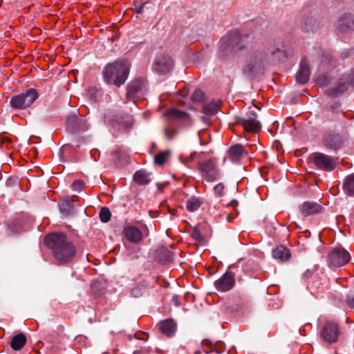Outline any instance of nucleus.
Wrapping results in <instances>:
<instances>
[{"label":"nucleus","instance_id":"f257e3e1","mask_svg":"<svg viewBox=\"0 0 354 354\" xmlns=\"http://www.w3.org/2000/svg\"><path fill=\"white\" fill-rule=\"evenodd\" d=\"M283 48V43L276 41L273 44H270L266 50H259L250 55L242 68L244 75L253 78L268 66L278 62L284 55Z\"/></svg>","mask_w":354,"mask_h":354},{"label":"nucleus","instance_id":"f03ea898","mask_svg":"<svg viewBox=\"0 0 354 354\" xmlns=\"http://www.w3.org/2000/svg\"><path fill=\"white\" fill-rule=\"evenodd\" d=\"M45 243L52 252L54 258L59 264L71 262L76 254V248L67 240L64 234L53 233L46 236Z\"/></svg>","mask_w":354,"mask_h":354},{"label":"nucleus","instance_id":"7ed1b4c3","mask_svg":"<svg viewBox=\"0 0 354 354\" xmlns=\"http://www.w3.org/2000/svg\"><path fill=\"white\" fill-rule=\"evenodd\" d=\"M130 63L127 59H118L109 64L103 70V77L106 83L120 86L127 80Z\"/></svg>","mask_w":354,"mask_h":354},{"label":"nucleus","instance_id":"20e7f679","mask_svg":"<svg viewBox=\"0 0 354 354\" xmlns=\"http://www.w3.org/2000/svg\"><path fill=\"white\" fill-rule=\"evenodd\" d=\"M104 123L116 130L125 131L132 127L133 118L129 114L108 113L104 115Z\"/></svg>","mask_w":354,"mask_h":354},{"label":"nucleus","instance_id":"39448f33","mask_svg":"<svg viewBox=\"0 0 354 354\" xmlns=\"http://www.w3.org/2000/svg\"><path fill=\"white\" fill-rule=\"evenodd\" d=\"M147 82L144 78L139 77L132 80L127 86L126 97L129 101L136 103L147 93Z\"/></svg>","mask_w":354,"mask_h":354},{"label":"nucleus","instance_id":"423d86ee","mask_svg":"<svg viewBox=\"0 0 354 354\" xmlns=\"http://www.w3.org/2000/svg\"><path fill=\"white\" fill-rule=\"evenodd\" d=\"M38 98L36 89L29 88L26 92L13 96L10 100V105L15 109H26Z\"/></svg>","mask_w":354,"mask_h":354},{"label":"nucleus","instance_id":"0eeeda50","mask_svg":"<svg viewBox=\"0 0 354 354\" xmlns=\"http://www.w3.org/2000/svg\"><path fill=\"white\" fill-rule=\"evenodd\" d=\"M198 169L201 176L208 182H213L220 177L219 170L214 159L199 162Z\"/></svg>","mask_w":354,"mask_h":354},{"label":"nucleus","instance_id":"6e6552de","mask_svg":"<svg viewBox=\"0 0 354 354\" xmlns=\"http://www.w3.org/2000/svg\"><path fill=\"white\" fill-rule=\"evenodd\" d=\"M349 86L354 87V68L350 75H342L335 88H329L327 91L328 95L332 97H337L345 92Z\"/></svg>","mask_w":354,"mask_h":354},{"label":"nucleus","instance_id":"1a4fd4ad","mask_svg":"<svg viewBox=\"0 0 354 354\" xmlns=\"http://www.w3.org/2000/svg\"><path fill=\"white\" fill-rule=\"evenodd\" d=\"M350 259V254L342 247L335 248L328 254L329 265L335 268L344 266Z\"/></svg>","mask_w":354,"mask_h":354},{"label":"nucleus","instance_id":"9d476101","mask_svg":"<svg viewBox=\"0 0 354 354\" xmlns=\"http://www.w3.org/2000/svg\"><path fill=\"white\" fill-rule=\"evenodd\" d=\"M320 335L329 344L336 342L339 335L338 325L332 322H326L321 330Z\"/></svg>","mask_w":354,"mask_h":354},{"label":"nucleus","instance_id":"9b49d317","mask_svg":"<svg viewBox=\"0 0 354 354\" xmlns=\"http://www.w3.org/2000/svg\"><path fill=\"white\" fill-rule=\"evenodd\" d=\"M236 122L248 132L257 133L261 128V123L257 120L256 114L253 112H250L245 118H239Z\"/></svg>","mask_w":354,"mask_h":354},{"label":"nucleus","instance_id":"f8f14e48","mask_svg":"<svg viewBox=\"0 0 354 354\" xmlns=\"http://www.w3.org/2000/svg\"><path fill=\"white\" fill-rule=\"evenodd\" d=\"M312 160L317 167L326 171H330L335 167V160L331 157L324 153H314Z\"/></svg>","mask_w":354,"mask_h":354},{"label":"nucleus","instance_id":"ddd939ff","mask_svg":"<svg viewBox=\"0 0 354 354\" xmlns=\"http://www.w3.org/2000/svg\"><path fill=\"white\" fill-rule=\"evenodd\" d=\"M173 65V60L169 56L161 55L156 58L153 68L158 73L165 74L171 71Z\"/></svg>","mask_w":354,"mask_h":354},{"label":"nucleus","instance_id":"4468645a","mask_svg":"<svg viewBox=\"0 0 354 354\" xmlns=\"http://www.w3.org/2000/svg\"><path fill=\"white\" fill-rule=\"evenodd\" d=\"M235 284L234 274L232 272H226L220 279L214 282L216 290L227 292L231 290Z\"/></svg>","mask_w":354,"mask_h":354},{"label":"nucleus","instance_id":"2eb2a0df","mask_svg":"<svg viewBox=\"0 0 354 354\" xmlns=\"http://www.w3.org/2000/svg\"><path fill=\"white\" fill-rule=\"evenodd\" d=\"M310 75V71L309 62L306 57H304L300 63L299 70L296 75V80L300 84H306L309 80Z\"/></svg>","mask_w":354,"mask_h":354},{"label":"nucleus","instance_id":"dca6fc26","mask_svg":"<svg viewBox=\"0 0 354 354\" xmlns=\"http://www.w3.org/2000/svg\"><path fill=\"white\" fill-rule=\"evenodd\" d=\"M167 115L171 119L176 120L182 125L189 126L192 124L189 115L185 112L180 111L175 109H171L167 111Z\"/></svg>","mask_w":354,"mask_h":354},{"label":"nucleus","instance_id":"f3484780","mask_svg":"<svg viewBox=\"0 0 354 354\" xmlns=\"http://www.w3.org/2000/svg\"><path fill=\"white\" fill-rule=\"evenodd\" d=\"M322 209L319 203L310 201L304 202L299 207L301 214L304 216L320 213Z\"/></svg>","mask_w":354,"mask_h":354},{"label":"nucleus","instance_id":"a211bd4d","mask_svg":"<svg viewBox=\"0 0 354 354\" xmlns=\"http://www.w3.org/2000/svg\"><path fill=\"white\" fill-rule=\"evenodd\" d=\"M227 153L232 162H238L243 154L247 153V152L242 145L235 144L229 148Z\"/></svg>","mask_w":354,"mask_h":354},{"label":"nucleus","instance_id":"6ab92c4d","mask_svg":"<svg viewBox=\"0 0 354 354\" xmlns=\"http://www.w3.org/2000/svg\"><path fill=\"white\" fill-rule=\"evenodd\" d=\"M338 28L341 32H348L354 29V17L351 15L345 14L338 21Z\"/></svg>","mask_w":354,"mask_h":354},{"label":"nucleus","instance_id":"aec40b11","mask_svg":"<svg viewBox=\"0 0 354 354\" xmlns=\"http://www.w3.org/2000/svg\"><path fill=\"white\" fill-rule=\"evenodd\" d=\"M124 234L127 239L133 243H139L142 239V234L140 230L133 226L127 227L124 230Z\"/></svg>","mask_w":354,"mask_h":354},{"label":"nucleus","instance_id":"412c9836","mask_svg":"<svg viewBox=\"0 0 354 354\" xmlns=\"http://www.w3.org/2000/svg\"><path fill=\"white\" fill-rule=\"evenodd\" d=\"M160 330L167 337L174 335L176 324L172 319H165L159 324Z\"/></svg>","mask_w":354,"mask_h":354},{"label":"nucleus","instance_id":"4be33fe9","mask_svg":"<svg viewBox=\"0 0 354 354\" xmlns=\"http://www.w3.org/2000/svg\"><path fill=\"white\" fill-rule=\"evenodd\" d=\"M272 257L280 261H285L290 258V252L285 247L279 245L272 250Z\"/></svg>","mask_w":354,"mask_h":354},{"label":"nucleus","instance_id":"5701e85b","mask_svg":"<svg viewBox=\"0 0 354 354\" xmlns=\"http://www.w3.org/2000/svg\"><path fill=\"white\" fill-rule=\"evenodd\" d=\"M241 40L238 35H228L227 38H223L221 41L225 42L226 47L231 46L232 49L241 50L244 48L243 45H240L239 41Z\"/></svg>","mask_w":354,"mask_h":354},{"label":"nucleus","instance_id":"b1692460","mask_svg":"<svg viewBox=\"0 0 354 354\" xmlns=\"http://www.w3.org/2000/svg\"><path fill=\"white\" fill-rule=\"evenodd\" d=\"M179 158L182 163L191 167L199 159V154L196 152H192L189 155L182 154Z\"/></svg>","mask_w":354,"mask_h":354},{"label":"nucleus","instance_id":"393cba45","mask_svg":"<svg viewBox=\"0 0 354 354\" xmlns=\"http://www.w3.org/2000/svg\"><path fill=\"white\" fill-rule=\"evenodd\" d=\"M26 342V337L24 334L20 333L13 337L10 346L15 351H19L25 345Z\"/></svg>","mask_w":354,"mask_h":354},{"label":"nucleus","instance_id":"a878e982","mask_svg":"<svg viewBox=\"0 0 354 354\" xmlns=\"http://www.w3.org/2000/svg\"><path fill=\"white\" fill-rule=\"evenodd\" d=\"M133 179L140 185H147L151 181L149 174L145 170L137 171L134 174Z\"/></svg>","mask_w":354,"mask_h":354},{"label":"nucleus","instance_id":"bb28decb","mask_svg":"<svg viewBox=\"0 0 354 354\" xmlns=\"http://www.w3.org/2000/svg\"><path fill=\"white\" fill-rule=\"evenodd\" d=\"M317 27L316 20L312 17H307L302 21L301 28L305 32L314 31Z\"/></svg>","mask_w":354,"mask_h":354},{"label":"nucleus","instance_id":"cd10ccee","mask_svg":"<svg viewBox=\"0 0 354 354\" xmlns=\"http://www.w3.org/2000/svg\"><path fill=\"white\" fill-rule=\"evenodd\" d=\"M201 203H202L199 198L192 197L187 201L186 208L189 212H193L200 207Z\"/></svg>","mask_w":354,"mask_h":354},{"label":"nucleus","instance_id":"c85d7f7f","mask_svg":"<svg viewBox=\"0 0 354 354\" xmlns=\"http://www.w3.org/2000/svg\"><path fill=\"white\" fill-rule=\"evenodd\" d=\"M203 344L207 345L212 347V350L210 352L215 351L217 353H221L225 351V344L223 342H217L213 344L209 340L205 339L203 341Z\"/></svg>","mask_w":354,"mask_h":354},{"label":"nucleus","instance_id":"c756f323","mask_svg":"<svg viewBox=\"0 0 354 354\" xmlns=\"http://www.w3.org/2000/svg\"><path fill=\"white\" fill-rule=\"evenodd\" d=\"M344 187L347 194L350 196L354 194V174L347 177Z\"/></svg>","mask_w":354,"mask_h":354},{"label":"nucleus","instance_id":"7c9ffc66","mask_svg":"<svg viewBox=\"0 0 354 354\" xmlns=\"http://www.w3.org/2000/svg\"><path fill=\"white\" fill-rule=\"evenodd\" d=\"M59 209L62 213L68 215L73 212V204L70 200H65L59 205Z\"/></svg>","mask_w":354,"mask_h":354},{"label":"nucleus","instance_id":"2f4dec72","mask_svg":"<svg viewBox=\"0 0 354 354\" xmlns=\"http://www.w3.org/2000/svg\"><path fill=\"white\" fill-rule=\"evenodd\" d=\"M219 110V106L216 102H209L205 104L203 106V111L206 115H213L216 113Z\"/></svg>","mask_w":354,"mask_h":354},{"label":"nucleus","instance_id":"473e14b6","mask_svg":"<svg viewBox=\"0 0 354 354\" xmlns=\"http://www.w3.org/2000/svg\"><path fill=\"white\" fill-rule=\"evenodd\" d=\"M333 57L329 53L320 50V64L323 66L332 65Z\"/></svg>","mask_w":354,"mask_h":354},{"label":"nucleus","instance_id":"72a5a7b5","mask_svg":"<svg viewBox=\"0 0 354 354\" xmlns=\"http://www.w3.org/2000/svg\"><path fill=\"white\" fill-rule=\"evenodd\" d=\"M8 229L12 233H19L24 230V227L19 220H15L8 225Z\"/></svg>","mask_w":354,"mask_h":354},{"label":"nucleus","instance_id":"f704fd0d","mask_svg":"<svg viewBox=\"0 0 354 354\" xmlns=\"http://www.w3.org/2000/svg\"><path fill=\"white\" fill-rule=\"evenodd\" d=\"M111 212L107 207H102L100 212V218L102 222L106 223L111 219Z\"/></svg>","mask_w":354,"mask_h":354},{"label":"nucleus","instance_id":"c9c22d12","mask_svg":"<svg viewBox=\"0 0 354 354\" xmlns=\"http://www.w3.org/2000/svg\"><path fill=\"white\" fill-rule=\"evenodd\" d=\"M167 158L166 152H160L155 156L154 161L156 165H162L165 162Z\"/></svg>","mask_w":354,"mask_h":354},{"label":"nucleus","instance_id":"e433bc0d","mask_svg":"<svg viewBox=\"0 0 354 354\" xmlns=\"http://www.w3.org/2000/svg\"><path fill=\"white\" fill-rule=\"evenodd\" d=\"M315 82L319 86H324L329 83V78L326 75H322L315 79Z\"/></svg>","mask_w":354,"mask_h":354},{"label":"nucleus","instance_id":"4c0bfd02","mask_svg":"<svg viewBox=\"0 0 354 354\" xmlns=\"http://www.w3.org/2000/svg\"><path fill=\"white\" fill-rule=\"evenodd\" d=\"M204 99V93L201 89H196L192 95L194 102H201Z\"/></svg>","mask_w":354,"mask_h":354},{"label":"nucleus","instance_id":"58836bf2","mask_svg":"<svg viewBox=\"0 0 354 354\" xmlns=\"http://www.w3.org/2000/svg\"><path fill=\"white\" fill-rule=\"evenodd\" d=\"M225 186L222 183H218L214 187V192L216 196H221L223 195Z\"/></svg>","mask_w":354,"mask_h":354},{"label":"nucleus","instance_id":"ea45409f","mask_svg":"<svg viewBox=\"0 0 354 354\" xmlns=\"http://www.w3.org/2000/svg\"><path fill=\"white\" fill-rule=\"evenodd\" d=\"M84 185V184L83 181L77 180H75L73 183L71 187H72L73 190L80 192L83 189Z\"/></svg>","mask_w":354,"mask_h":354},{"label":"nucleus","instance_id":"a19ab883","mask_svg":"<svg viewBox=\"0 0 354 354\" xmlns=\"http://www.w3.org/2000/svg\"><path fill=\"white\" fill-rule=\"evenodd\" d=\"M192 237L198 241H201L203 240V236L201 235L200 230L197 228H194L192 230Z\"/></svg>","mask_w":354,"mask_h":354},{"label":"nucleus","instance_id":"79ce46f5","mask_svg":"<svg viewBox=\"0 0 354 354\" xmlns=\"http://www.w3.org/2000/svg\"><path fill=\"white\" fill-rule=\"evenodd\" d=\"M165 136L169 140L172 139L178 134V131L176 129L170 130L168 128L165 129Z\"/></svg>","mask_w":354,"mask_h":354},{"label":"nucleus","instance_id":"37998d69","mask_svg":"<svg viewBox=\"0 0 354 354\" xmlns=\"http://www.w3.org/2000/svg\"><path fill=\"white\" fill-rule=\"evenodd\" d=\"M201 121L205 124V126L208 127L211 124L212 120L210 118L205 114V115H203L201 117Z\"/></svg>","mask_w":354,"mask_h":354},{"label":"nucleus","instance_id":"c03bdc74","mask_svg":"<svg viewBox=\"0 0 354 354\" xmlns=\"http://www.w3.org/2000/svg\"><path fill=\"white\" fill-rule=\"evenodd\" d=\"M131 294L134 297H138L141 296V295H142L141 289L138 287L134 288L131 290Z\"/></svg>","mask_w":354,"mask_h":354},{"label":"nucleus","instance_id":"a18cd8bd","mask_svg":"<svg viewBox=\"0 0 354 354\" xmlns=\"http://www.w3.org/2000/svg\"><path fill=\"white\" fill-rule=\"evenodd\" d=\"M80 129L82 130H86L88 128V124H87L86 120L81 119L80 120Z\"/></svg>","mask_w":354,"mask_h":354},{"label":"nucleus","instance_id":"49530a36","mask_svg":"<svg viewBox=\"0 0 354 354\" xmlns=\"http://www.w3.org/2000/svg\"><path fill=\"white\" fill-rule=\"evenodd\" d=\"M346 303L350 308H354V296H348Z\"/></svg>","mask_w":354,"mask_h":354},{"label":"nucleus","instance_id":"de8ad7c7","mask_svg":"<svg viewBox=\"0 0 354 354\" xmlns=\"http://www.w3.org/2000/svg\"><path fill=\"white\" fill-rule=\"evenodd\" d=\"M231 206H232L233 207H236L237 205H238V202L236 201H231L230 204Z\"/></svg>","mask_w":354,"mask_h":354},{"label":"nucleus","instance_id":"09e8293b","mask_svg":"<svg viewBox=\"0 0 354 354\" xmlns=\"http://www.w3.org/2000/svg\"><path fill=\"white\" fill-rule=\"evenodd\" d=\"M226 218L228 222H231L232 220V218L229 214L227 215Z\"/></svg>","mask_w":354,"mask_h":354},{"label":"nucleus","instance_id":"8fccbe9b","mask_svg":"<svg viewBox=\"0 0 354 354\" xmlns=\"http://www.w3.org/2000/svg\"><path fill=\"white\" fill-rule=\"evenodd\" d=\"M133 354H144L143 351H137L133 353Z\"/></svg>","mask_w":354,"mask_h":354},{"label":"nucleus","instance_id":"3c124183","mask_svg":"<svg viewBox=\"0 0 354 354\" xmlns=\"http://www.w3.org/2000/svg\"><path fill=\"white\" fill-rule=\"evenodd\" d=\"M203 132V130H201V131H199L198 134V136L201 137V133Z\"/></svg>","mask_w":354,"mask_h":354},{"label":"nucleus","instance_id":"603ef678","mask_svg":"<svg viewBox=\"0 0 354 354\" xmlns=\"http://www.w3.org/2000/svg\"><path fill=\"white\" fill-rule=\"evenodd\" d=\"M185 95V91H182V95Z\"/></svg>","mask_w":354,"mask_h":354}]
</instances>
